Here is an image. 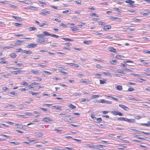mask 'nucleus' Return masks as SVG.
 <instances>
[{
    "instance_id": "nucleus-1",
    "label": "nucleus",
    "mask_w": 150,
    "mask_h": 150,
    "mask_svg": "<svg viewBox=\"0 0 150 150\" xmlns=\"http://www.w3.org/2000/svg\"><path fill=\"white\" fill-rule=\"evenodd\" d=\"M64 44L66 46V47L63 46L62 48L64 50H70L71 49L69 48L70 46L71 45V44L70 43L67 42L65 43Z\"/></svg>"
},
{
    "instance_id": "nucleus-2",
    "label": "nucleus",
    "mask_w": 150,
    "mask_h": 150,
    "mask_svg": "<svg viewBox=\"0 0 150 150\" xmlns=\"http://www.w3.org/2000/svg\"><path fill=\"white\" fill-rule=\"evenodd\" d=\"M47 41L45 39L44 36L42 38L38 39V42L40 43L41 44H43L45 42Z\"/></svg>"
},
{
    "instance_id": "nucleus-3",
    "label": "nucleus",
    "mask_w": 150,
    "mask_h": 150,
    "mask_svg": "<svg viewBox=\"0 0 150 150\" xmlns=\"http://www.w3.org/2000/svg\"><path fill=\"white\" fill-rule=\"evenodd\" d=\"M18 2L26 4H32L33 2L30 0L18 1Z\"/></svg>"
},
{
    "instance_id": "nucleus-4",
    "label": "nucleus",
    "mask_w": 150,
    "mask_h": 150,
    "mask_svg": "<svg viewBox=\"0 0 150 150\" xmlns=\"http://www.w3.org/2000/svg\"><path fill=\"white\" fill-rule=\"evenodd\" d=\"M125 2L126 3L129 4V6L131 7H134V6L133 5V4L134 3V1H132V0H127Z\"/></svg>"
},
{
    "instance_id": "nucleus-5",
    "label": "nucleus",
    "mask_w": 150,
    "mask_h": 150,
    "mask_svg": "<svg viewBox=\"0 0 150 150\" xmlns=\"http://www.w3.org/2000/svg\"><path fill=\"white\" fill-rule=\"evenodd\" d=\"M111 113L115 115H119L120 116H122L123 115L121 112H117L115 110L111 111Z\"/></svg>"
},
{
    "instance_id": "nucleus-6",
    "label": "nucleus",
    "mask_w": 150,
    "mask_h": 150,
    "mask_svg": "<svg viewBox=\"0 0 150 150\" xmlns=\"http://www.w3.org/2000/svg\"><path fill=\"white\" fill-rule=\"evenodd\" d=\"M42 120L45 122H52V120L50 117H44L42 119Z\"/></svg>"
},
{
    "instance_id": "nucleus-7",
    "label": "nucleus",
    "mask_w": 150,
    "mask_h": 150,
    "mask_svg": "<svg viewBox=\"0 0 150 150\" xmlns=\"http://www.w3.org/2000/svg\"><path fill=\"white\" fill-rule=\"evenodd\" d=\"M111 28V27L110 25H106L103 27V29L104 31H106L110 29Z\"/></svg>"
},
{
    "instance_id": "nucleus-8",
    "label": "nucleus",
    "mask_w": 150,
    "mask_h": 150,
    "mask_svg": "<svg viewBox=\"0 0 150 150\" xmlns=\"http://www.w3.org/2000/svg\"><path fill=\"white\" fill-rule=\"evenodd\" d=\"M119 105L120 107L124 109L125 110L127 111L129 110V108L127 107L124 105L119 104Z\"/></svg>"
},
{
    "instance_id": "nucleus-9",
    "label": "nucleus",
    "mask_w": 150,
    "mask_h": 150,
    "mask_svg": "<svg viewBox=\"0 0 150 150\" xmlns=\"http://www.w3.org/2000/svg\"><path fill=\"white\" fill-rule=\"evenodd\" d=\"M37 46V44H33V43H30L29 44L28 46L27 47L30 48H34Z\"/></svg>"
},
{
    "instance_id": "nucleus-10",
    "label": "nucleus",
    "mask_w": 150,
    "mask_h": 150,
    "mask_svg": "<svg viewBox=\"0 0 150 150\" xmlns=\"http://www.w3.org/2000/svg\"><path fill=\"white\" fill-rule=\"evenodd\" d=\"M30 71L33 74L35 75H39L40 74V73L38 71V70L32 69Z\"/></svg>"
},
{
    "instance_id": "nucleus-11",
    "label": "nucleus",
    "mask_w": 150,
    "mask_h": 150,
    "mask_svg": "<svg viewBox=\"0 0 150 150\" xmlns=\"http://www.w3.org/2000/svg\"><path fill=\"white\" fill-rule=\"evenodd\" d=\"M125 121L129 123H133L135 122V120L133 119H128L126 118Z\"/></svg>"
},
{
    "instance_id": "nucleus-12",
    "label": "nucleus",
    "mask_w": 150,
    "mask_h": 150,
    "mask_svg": "<svg viewBox=\"0 0 150 150\" xmlns=\"http://www.w3.org/2000/svg\"><path fill=\"white\" fill-rule=\"evenodd\" d=\"M35 135L37 137L40 138L42 136L43 134L40 132H37L35 133Z\"/></svg>"
},
{
    "instance_id": "nucleus-13",
    "label": "nucleus",
    "mask_w": 150,
    "mask_h": 150,
    "mask_svg": "<svg viewBox=\"0 0 150 150\" xmlns=\"http://www.w3.org/2000/svg\"><path fill=\"white\" fill-rule=\"evenodd\" d=\"M52 109H57L59 110H62V106H54L52 107Z\"/></svg>"
},
{
    "instance_id": "nucleus-14",
    "label": "nucleus",
    "mask_w": 150,
    "mask_h": 150,
    "mask_svg": "<svg viewBox=\"0 0 150 150\" xmlns=\"http://www.w3.org/2000/svg\"><path fill=\"white\" fill-rule=\"evenodd\" d=\"M0 59L2 60V61L0 62V63L1 64H5L7 63V61H5V58L4 57H1V58Z\"/></svg>"
},
{
    "instance_id": "nucleus-15",
    "label": "nucleus",
    "mask_w": 150,
    "mask_h": 150,
    "mask_svg": "<svg viewBox=\"0 0 150 150\" xmlns=\"http://www.w3.org/2000/svg\"><path fill=\"white\" fill-rule=\"evenodd\" d=\"M67 64L75 67H79V65L78 64L73 63H67Z\"/></svg>"
},
{
    "instance_id": "nucleus-16",
    "label": "nucleus",
    "mask_w": 150,
    "mask_h": 150,
    "mask_svg": "<svg viewBox=\"0 0 150 150\" xmlns=\"http://www.w3.org/2000/svg\"><path fill=\"white\" fill-rule=\"evenodd\" d=\"M12 17L16 20L20 21H22V18L21 17H18L16 16H12Z\"/></svg>"
},
{
    "instance_id": "nucleus-17",
    "label": "nucleus",
    "mask_w": 150,
    "mask_h": 150,
    "mask_svg": "<svg viewBox=\"0 0 150 150\" xmlns=\"http://www.w3.org/2000/svg\"><path fill=\"white\" fill-rule=\"evenodd\" d=\"M109 51L114 53H116L117 51L116 50L112 47H110L109 48Z\"/></svg>"
},
{
    "instance_id": "nucleus-18",
    "label": "nucleus",
    "mask_w": 150,
    "mask_h": 150,
    "mask_svg": "<svg viewBox=\"0 0 150 150\" xmlns=\"http://www.w3.org/2000/svg\"><path fill=\"white\" fill-rule=\"evenodd\" d=\"M23 40H17L16 41L17 43L15 44V46H18L21 45V43L23 42Z\"/></svg>"
},
{
    "instance_id": "nucleus-19",
    "label": "nucleus",
    "mask_w": 150,
    "mask_h": 150,
    "mask_svg": "<svg viewBox=\"0 0 150 150\" xmlns=\"http://www.w3.org/2000/svg\"><path fill=\"white\" fill-rule=\"evenodd\" d=\"M71 30L73 31H78L79 29L75 26L74 27H71Z\"/></svg>"
},
{
    "instance_id": "nucleus-20",
    "label": "nucleus",
    "mask_w": 150,
    "mask_h": 150,
    "mask_svg": "<svg viewBox=\"0 0 150 150\" xmlns=\"http://www.w3.org/2000/svg\"><path fill=\"white\" fill-rule=\"evenodd\" d=\"M20 72V71H11V74L12 75H16Z\"/></svg>"
},
{
    "instance_id": "nucleus-21",
    "label": "nucleus",
    "mask_w": 150,
    "mask_h": 150,
    "mask_svg": "<svg viewBox=\"0 0 150 150\" xmlns=\"http://www.w3.org/2000/svg\"><path fill=\"white\" fill-rule=\"evenodd\" d=\"M106 80L105 79H103V80H100L99 81L100 82V84H103L104 83H106Z\"/></svg>"
},
{
    "instance_id": "nucleus-22",
    "label": "nucleus",
    "mask_w": 150,
    "mask_h": 150,
    "mask_svg": "<svg viewBox=\"0 0 150 150\" xmlns=\"http://www.w3.org/2000/svg\"><path fill=\"white\" fill-rule=\"evenodd\" d=\"M110 20H114L117 19H119V20H121L122 19L121 18H117V17H114V16H110Z\"/></svg>"
},
{
    "instance_id": "nucleus-23",
    "label": "nucleus",
    "mask_w": 150,
    "mask_h": 150,
    "mask_svg": "<svg viewBox=\"0 0 150 150\" xmlns=\"http://www.w3.org/2000/svg\"><path fill=\"white\" fill-rule=\"evenodd\" d=\"M124 57L123 56L119 54L117 55L115 57L116 58L120 59H122Z\"/></svg>"
},
{
    "instance_id": "nucleus-24",
    "label": "nucleus",
    "mask_w": 150,
    "mask_h": 150,
    "mask_svg": "<svg viewBox=\"0 0 150 150\" xmlns=\"http://www.w3.org/2000/svg\"><path fill=\"white\" fill-rule=\"evenodd\" d=\"M69 107L71 109H75L76 107L71 103H69L68 105Z\"/></svg>"
},
{
    "instance_id": "nucleus-25",
    "label": "nucleus",
    "mask_w": 150,
    "mask_h": 150,
    "mask_svg": "<svg viewBox=\"0 0 150 150\" xmlns=\"http://www.w3.org/2000/svg\"><path fill=\"white\" fill-rule=\"evenodd\" d=\"M66 117H67V118L65 119L66 121L69 122L71 120V118L69 115H67L66 116Z\"/></svg>"
},
{
    "instance_id": "nucleus-26",
    "label": "nucleus",
    "mask_w": 150,
    "mask_h": 150,
    "mask_svg": "<svg viewBox=\"0 0 150 150\" xmlns=\"http://www.w3.org/2000/svg\"><path fill=\"white\" fill-rule=\"evenodd\" d=\"M23 52L28 54H30L32 53V52L31 51L26 50H24Z\"/></svg>"
},
{
    "instance_id": "nucleus-27",
    "label": "nucleus",
    "mask_w": 150,
    "mask_h": 150,
    "mask_svg": "<svg viewBox=\"0 0 150 150\" xmlns=\"http://www.w3.org/2000/svg\"><path fill=\"white\" fill-rule=\"evenodd\" d=\"M9 55L12 58H15L17 56L16 54L14 53H11Z\"/></svg>"
},
{
    "instance_id": "nucleus-28",
    "label": "nucleus",
    "mask_w": 150,
    "mask_h": 150,
    "mask_svg": "<svg viewBox=\"0 0 150 150\" xmlns=\"http://www.w3.org/2000/svg\"><path fill=\"white\" fill-rule=\"evenodd\" d=\"M87 81L84 80H81L80 81V83H86L87 84H89L90 83V81H88V80H87Z\"/></svg>"
},
{
    "instance_id": "nucleus-29",
    "label": "nucleus",
    "mask_w": 150,
    "mask_h": 150,
    "mask_svg": "<svg viewBox=\"0 0 150 150\" xmlns=\"http://www.w3.org/2000/svg\"><path fill=\"white\" fill-rule=\"evenodd\" d=\"M141 125L147 127L150 126V122H148L147 123H142Z\"/></svg>"
},
{
    "instance_id": "nucleus-30",
    "label": "nucleus",
    "mask_w": 150,
    "mask_h": 150,
    "mask_svg": "<svg viewBox=\"0 0 150 150\" xmlns=\"http://www.w3.org/2000/svg\"><path fill=\"white\" fill-rule=\"evenodd\" d=\"M105 96L106 97H107L108 98H112V99H113L115 100L116 101H118V100L116 98H115L111 96H110L105 95Z\"/></svg>"
},
{
    "instance_id": "nucleus-31",
    "label": "nucleus",
    "mask_w": 150,
    "mask_h": 150,
    "mask_svg": "<svg viewBox=\"0 0 150 150\" xmlns=\"http://www.w3.org/2000/svg\"><path fill=\"white\" fill-rule=\"evenodd\" d=\"M110 62L112 64H115L117 63V61L116 59L112 60L111 61H110Z\"/></svg>"
},
{
    "instance_id": "nucleus-32",
    "label": "nucleus",
    "mask_w": 150,
    "mask_h": 150,
    "mask_svg": "<svg viewBox=\"0 0 150 150\" xmlns=\"http://www.w3.org/2000/svg\"><path fill=\"white\" fill-rule=\"evenodd\" d=\"M28 30L29 31L35 30H36V28L34 27H30L28 28Z\"/></svg>"
},
{
    "instance_id": "nucleus-33",
    "label": "nucleus",
    "mask_w": 150,
    "mask_h": 150,
    "mask_svg": "<svg viewBox=\"0 0 150 150\" xmlns=\"http://www.w3.org/2000/svg\"><path fill=\"white\" fill-rule=\"evenodd\" d=\"M126 118H125L123 117H119L117 118V120L119 121H125L126 120Z\"/></svg>"
},
{
    "instance_id": "nucleus-34",
    "label": "nucleus",
    "mask_w": 150,
    "mask_h": 150,
    "mask_svg": "<svg viewBox=\"0 0 150 150\" xmlns=\"http://www.w3.org/2000/svg\"><path fill=\"white\" fill-rule=\"evenodd\" d=\"M91 40L88 41H84L83 42V43L86 45H89L91 43Z\"/></svg>"
},
{
    "instance_id": "nucleus-35",
    "label": "nucleus",
    "mask_w": 150,
    "mask_h": 150,
    "mask_svg": "<svg viewBox=\"0 0 150 150\" xmlns=\"http://www.w3.org/2000/svg\"><path fill=\"white\" fill-rule=\"evenodd\" d=\"M127 146H124L122 145H120L119 146V147L118 148V149L119 150H123Z\"/></svg>"
},
{
    "instance_id": "nucleus-36",
    "label": "nucleus",
    "mask_w": 150,
    "mask_h": 150,
    "mask_svg": "<svg viewBox=\"0 0 150 150\" xmlns=\"http://www.w3.org/2000/svg\"><path fill=\"white\" fill-rule=\"evenodd\" d=\"M94 75L96 76L97 78H101V74L96 73L94 74Z\"/></svg>"
},
{
    "instance_id": "nucleus-37",
    "label": "nucleus",
    "mask_w": 150,
    "mask_h": 150,
    "mask_svg": "<svg viewBox=\"0 0 150 150\" xmlns=\"http://www.w3.org/2000/svg\"><path fill=\"white\" fill-rule=\"evenodd\" d=\"M116 89L119 91H121L122 90V87L121 86H117L116 87Z\"/></svg>"
},
{
    "instance_id": "nucleus-38",
    "label": "nucleus",
    "mask_w": 150,
    "mask_h": 150,
    "mask_svg": "<svg viewBox=\"0 0 150 150\" xmlns=\"http://www.w3.org/2000/svg\"><path fill=\"white\" fill-rule=\"evenodd\" d=\"M62 39L65 41H73L74 40L72 39H69V38H62Z\"/></svg>"
},
{
    "instance_id": "nucleus-39",
    "label": "nucleus",
    "mask_w": 150,
    "mask_h": 150,
    "mask_svg": "<svg viewBox=\"0 0 150 150\" xmlns=\"http://www.w3.org/2000/svg\"><path fill=\"white\" fill-rule=\"evenodd\" d=\"M90 15L91 16H94L96 17H99V15H98V14L95 13H91L90 14Z\"/></svg>"
},
{
    "instance_id": "nucleus-40",
    "label": "nucleus",
    "mask_w": 150,
    "mask_h": 150,
    "mask_svg": "<svg viewBox=\"0 0 150 150\" xmlns=\"http://www.w3.org/2000/svg\"><path fill=\"white\" fill-rule=\"evenodd\" d=\"M43 33H44V35L46 36H51V34L49 33L47 31H44L43 32Z\"/></svg>"
},
{
    "instance_id": "nucleus-41",
    "label": "nucleus",
    "mask_w": 150,
    "mask_h": 150,
    "mask_svg": "<svg viewBox=\"0 0 150 150\" xmlns=\"http://www.w3.org/2000/svg\"><path fill=\"white\" fill-rule=\"evenodd\" d=\"M99 96H100L98 95H93L91 96V98L93 99H94L95 98H96L97 97H99Z\"/></svg>"
},
{
    "instance_id": "nucleus-42",
    "label": "nucleus",
    "mask_w": 150,
    "mask_h": 150,
    "mask_svg": "<svg viewBox=\"0 0 150 150\" xmlns=\"http://www.w3.org/2000/svg\"><path fill=\"white\" fill-rule=\"evenodd\" d=\"M29 142H34L35 143H37L39 142L38 139H35L29 140Z\"/></svg>"
},
{
    "instance_id": "nucleus-43",
    "label": "nucleus",
    "mask_w": 150,
    "mask_h": 150,
    "mask_svg": "<svg viewBox=\"0 0 150 150\" xmlns=\"http://www.w3.org/2000/svg\"><path fill=\"white\" fill-rule=\"evenodd\" d=\"M128 100H135L136 101H139L140 100L139 99H135V98H131V97H128Z\"/></svg>"
},
{
    "instance_id": "nucleus-44",
    "label": "nucleus",
    "mask_w": 150,
    "mask_h": 150,
    "mask_svg": "<svg viewBox=\"0 0 150 150\" xmlns=\"http://www.w3.org/2000/svg\"><path fill=\"white\" fill-rule=\"evenodd\" d=\"M133 21L134 22H139L141 21V19L138 18H134L133 19Z\"/></svg>"
},
{
    "instance_id": "nucleus-45",
    "label": "nucleus",
    "mask_w": 150,
    "mask_h": 150,
    "mask_svg": "<svg viewBox=\"0 0 150 150\" xmlns=\"http://www.w3.org/2000/svg\"><path fill=\"white\" fill-rule=\"evenodd\" d=\"M148 12L147 13H141V14L142 15H144V16H146V15H149V13H150V11H149V10H148Z\"/></svg>"
},
{
    "instance_id": "nucleus-46",
    "label": "nucleus",
    "mask_w": 150,
    "mask_h": 150,
    "mask_svg": "<svg viewBox=\"0 0 150 150\" xmlns=\"http://www.w3.org/2000/svg\"><path fill=\"white\" fill-rule=\"evenodd\" d=\"M117 72L118 73H122L123 74H124V73L123 71L120 70V69H117Z\"/></svg>"
},
{
    "instance_id": "nucleus-47",
    "label": "nucleus",
    "mask_w": 150,
    "mask_h": 150,
    "mask_svg": "<svg viewBox=\"0 0 150 150\" xmlns=\"http://www.w3.org/2000/svg\"><path fill=\"white\" fill-rule=\"evenodd\" d=\"M14 25L16 26L20 27L22 26V25L21 24L15 23H14Z\"/></svg>"
},
{
    "instance_id": "nucleus-48",
    "label": "nucleus",
    "mask_w": 150,
    "mask_h": 150,
    "mask_svg": "<svg viewBox=\"0 0 150 150\" xmlns=\"http://www.w3.org/2000/svg\"><path fill=\"white\" fill-rule=\"evenodd\" d=\"M132 68H131V69H128L127 68H125V70L126 71H128L129 72H132Z\"/></svg>"
},
{
    "instance_id": "nucleus-49",
    "label": "nucleus",
    "mask_w": 150,
    "mask_h": 150,
    "mask_svg": "<svg viewBox=\"0 0 150 150\" xmlns=\"http://www.w3.org/2000/svg\"><path fill=\"white\" fill-rule=\"evenodd\" d=\"M81 24L78 25V26L79 28H81L82 27L83 25H84L85 24V23L81 22L80 23Z\"/></svg>"
},
{
    "instance_id": "nucleus-50",
    "label": "nucleus",
    "mask_w": 150,
    "mask_h": 150,
    "mask_svg": "<svg viewBox=\"0 0 150 150\" xmlns=\"http://www.w3.org/2000/svg\"><path fill=\"white\" fill-rule=\"evenodd\" d=\"M105 38H106V39H112L113 38L112 37H111L110 35H107L105 36Z\"/></svg>"
},
{
    "instance_id": "nucleus-51",
    "label": "nucleus",
    "mask_w": 150,
    "mask_h": 150,
    "mask_svg": "<svg viewBox=\"0 0 150 150\" xmlns=\"http://www.w3.org/2000/svg\"><path fill=\"white\" fill-rule=\"evenodd\" d=\"M21 85H27L28 83L26 81H24L21 83Z\"/></svg>"
},
{
    "instance_id": "nucleus-52",
    "label": "nucleus",
    "mask_w": 150,
    "mask_h": 150,
    "mask_svg": "<svg viewBox=\"0 0 150 150\" xmlns=\"http://www.w3.org/2000/svg\"><path fill=\"white\" fill-rule=\"evenodd\" d=\"M9 143L10 144H13L16 145H18L20 144V143L18 142H10Z\"/></svg>"
},
{
    "instance_id": "nucleus-53",
    "label": "nucleus",
    "mask_w": 150,
    "mask_h": 150,
    "mask_svg": "<svg viewBox=\"0 0 150 150\" xmlns=\"http://www.w3.org/2000/svg\"><path fill=\"white\" fill-rule=\"evenodd\" d=\"M37 36L39 38H42L44 36V35L43 34H38L37 35Z\"/></svg>"
},
{
    "instance_id": "nucleus-54",
    "label": "nucleus",
    "mask_w": 150,
    "mask_h": 150,
    "mask_svg": "<svg viewBox=\"0 0 150 150\" xmlns=\"http://www.w3.org/2000/svg\"><path fill=\"white\" fill-rule=\"evenodd\" d=\"M106 101L104 99H102L100 100V102H99V103H106Z\"/></svg>"
},
{
    "instance_id": "nucleus-55",
    "label": "nucleus",
    "mask_w": 150,
    "mask_h": 150,
    "mask_svg": "<svg viewBox=\"0 0 150 150\" xmlns=\"http://www.w3.org/2000/svg\"><path fill=\"white\" fill-rule=\"evenodd\" d=\"M123 62H124V63H133V61H132L129 60H127V61H124Z\"/></svg>"
},
{
    "instance_id": "nucleus-56",
    "label": "nucleus",
    "mask_w": 150,
    "mask_h": 150,
    "mask_svg": "<svg viewBox=\"0 0 150 150\" xmlns=\"http://www.w3.org/2000/svg\"><path fill=\"white\" fill-rule=\"evenodd\" d=\"M29 9H31L32 10H35L36 8L35 7L32 6H30L28 8Z\"/></svg>"
},
{
    "instance_id": "nucleus-57",
    "label": "nucleus",
    "mask_w": 150,
    "mask_h": 150,
    "mask_svg": "<svg viewBox=\"0 0 150 150\" xmlns=\"http://www.w3.org/2000/svg\"><path fill=\"white\" fill-rule=\"evenodd\" d=\"M105 23V22H103L101 21H100L98 22V24L100 25H103Z\"/></svg>"
},
{
    "instance_id": "nucleus-58",
    "label": "nucleus",
    "mask_w": 150,
    "mask_h": 150,
    "mask_svg": "<svg viewBox=\"0 0 150 150\" xmlns=\"http://www.w3.org/2000/svg\"><path fill=\"white\" fill-rule=\"evenodd\" d=\"M30 93L33 96L35 95H37V94L39 93V92L35 93L32 91H30Z\"/></svg>"
},
{
    "instance_id": "nucleus-59",
    "label": "nucleus",
    "mask_w": 150,
    "mask_h": 150,
    "mask_svg": "<svg viewBox=\"0 0 150 150\" xmlns=\"http://www.w3.org/2000/svg\"><path fill=\"white\" fill-rule=\"evenodd\" d=\"M43 12L45 13V15H46L47 13H49V12L48 11L45 10V9H44L43 10Z\"/></svg>"
},
{
    "instance_id": "nucleus-60",
    "label": "nucleus",
    "mask_w": 150,
    "mask_h": 150,
    "mask_svg": "<svg viewBox=\"0 0 150 150\" xmlns=\"http://www.w3.org/2000/svg\"><path fill=\"white\" fill-rule=\"evenodd\" d=\"M11 48H12V47H9L8 46H6L4 47H3V49H8Z\"/></svg>"
},
{
    "instance_id": "nucleus-61",
    "label": "nucleus",
    "mask_w": 150,
    "mask_h": 150,
    "mask_svg": "<svg viewBox=\"0 0 150 150\" xmlns=\"http://www.w3.org/2000/svg\"><path fill=\"white\" fill-rule=\"evenodd\" d=\"M45 25H47V24L45 23H43L41 24H40L39 26L40 27H43Z\"/></svg>"
},
{
    "instance_id": "nucleus-62",
    "label": "nucleus",
    "mask_w": 150,
    "mask_h": 150,
    "mask_svg": "<svg viewBox=\"0 0 150 150\" xmlns=\"http://www.w3.org/2000/svg\"><path fill=\"white\" fill-rule=\"evenodd\" d=\"M86 146L88 148H93V146L91 144H88Z\"/></svg>"
},
{
    "instance_id": "nucleus-63",
    "label": "nucleus",
    "mask_w": 150,
    "mask_h": 150,
    "mask_svg": "<svg viewBox=\"0 0 150 150\" xmlns=\"http://www.w3.org/2000/svg\"><path fill=\"white\" fill-rule=\"evenodd\" d=\"M134 89L132 88H129L128 89V91H132L134 90Z\"/></svg>"
},
{
    "instance_id": "nucleus-64",
    "label": "nucleus",
    "mask_w": 150,
    "mask_h": 150,
    "mask_svg": "<svg viewBox=\"0 0 150 150\" xmlns=\"http://www.w3.org/2000/svg\"><path fill=\"white\" fill-rule=\"evenodd\" d=\"M144 52L145 53H148L150 54V51L147 50H145L144 51Z\"/></svg>"
}]
</instances>
